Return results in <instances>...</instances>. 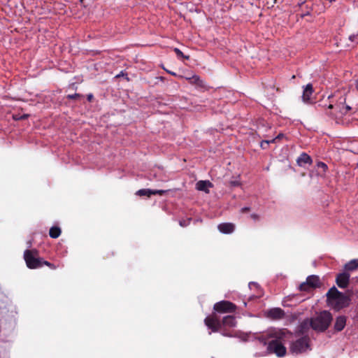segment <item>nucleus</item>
Listing matches in <instances>:
<instances>
[{
    "mask_svg": "<svg viewBox=\"0 0 358 358\" xmlns=\"http://www.w3.org/2000/svg\"><path fill=\"white\" fill-rule=\"evenodd\" d=\"M346 98L345 96H341L338 101L335 103L329 104H321L318 103L315 108H321V110H324L325 113L332 118H339L343 115H346L350 110L351 107L345 104Z\"/></svg>",
    "mask_w": 358,
    "mask_h": 358,
    "instance_id": "obj_1",
    "label": "nucleus"
},
{
    "mask_svg": "<svg viewBox=\"0 0 358 358\" xmlns=\"http://www.w3.org/2000/svg\"><path fill=\"white\" fill-rule=\"evenodd\" d=\"M332 321L331 314L327 310H324L317 317L310 319V327L318 331H324L329 327Z\"/></svg>",
    "mask_w": 358,
    "mask_h": 358,
    "instance_id": "obj_2",
    "label": "nucleus"
},
{
    "mask_svg": "<svg viewBox=\"0 0 358 358\" xmlns=\"http://www.w3.org/2000/svg\"><path fill=\"white\" fill-rule=\"evenodd\" d=\"M290 343L289 351L292 354L299 355L310 350V338L308 335L298 336Z\"/></svg>",
    "mask_w": 358,
    "mask_h": 358,
    "instance_id": "obj_3",
    "label": "nucleus"
},
{
    "mask_svg": "<svg viewBox=\"0 0 358 358\" xmlns=\"http://www.w3.org/2000/svg\"><path fill=\"white\" fill-rule=\"evenodd\" d=\"M259 340L264 345L268 344L267 350L269 353H274L279 357L286 355L287 349L278 339H274L267 343L266 338L262 336L259 337Z\"/></svg>",
    "mask_w": 358,
    "mask_h": 358,
    "instance_id": "obj_4",
    "label": "nucleus"
},
{
    "mask_svg": "<svg viewBox=\"0 0 358 358\" xmlns=\"http://www.w3.org/2000/svg\"><path fill=\"white\" fill-rule=\"evenodd\" d=\"M42 259L39 257L38 251L36 249L26 250L24 252V259L30 269L41 268Z\"/></svg>",
    "mask_w": 358,
    "mask_h": 358,
    "instance_id": "obj_5",
    "label": "nucleus"
},
{
    "mask_svg": "<svg viewBox=\"0 0 358 358\" xmlns=\"http://www.w3.org/2000/svg\"><path fill=\"white\" fill-rule=\"evenodd\" d=\"M322 282L319 276L315 275H309L306 281L299 285V290L301 292H310L315 288L320 287Z\"/></svg>",
    "mask_w": 358,
    "mask_h": 358,
    "instance_id": "obj_6",
    "label": "nucleus"
},
{
    "mask_svg": "<svg viewBox=\"0 0 358 358\" xmlns=\"http://www.w3.org/2000/svg\"><path fill=\"white\" fill-rule=\"evenodd\" d=\"M213 309L219 313H233L236 310V306L229 301H221L215 303Z\"/></svg>",
    "mask_w": 358,
    "mask_h": 358,
    "instance_id": "obj_7",
    "label": "nucleus"
},
{
    "mask_svg": "<svg viewBox=\"0 0 358 358\" xmlns=\"http://www.w3.org/2000/svg\"><path fill=\"white\" fill-rule=\"evenodd\" d=\"M205 324L213 332H217L222 327L220 320L215 313L206 317L204 320Z\"/></svg>",
    "mask_w": 358,
    "mask_h": 358,
    "instance_id": "obj_8",
    "label": "nucleus"
},
{
    "mask_svg": "<svg viewBox=\"0 0 358 358\" xmlns=\"http://www.w3.org/2000/svg\"><path fill=\"white\" fill-rule=\"evenodd\" d=\"M285 315V311L280 308H271L266 312V317L273 320H281Z\"/></svg>",
    "mask_w": 358,
    "mask_h": 358,
    "instance_id": "obj_9",
    "label": "nucleus"
},
{
    "mask_svg": "<svg viewBox=\"0 0 358 358\" xmlns=\"http://www.w3.org/2000/svg\"><path fill=\"white\" fill-rule=\"evenodd\" d=\"M350 274L346 271L338 273L336 278V285L341 289L346 288L350 282Z\"/></svg>",
    "mask_w": 358,
    "mask_h": 358,
    "instance_id": "obj_10",
    "label": "nucleus"
},
{
    "mask_svg": "<svg viewBox=\"0 0 358 358\" xmlns=\"http://www.w3.org/2000/svg\"><path fill=\"white\" fill-rule=\"evenodd\" d=\"M350 298L341 293V296L336 298L335 301L331 304L335 309L340 310L345 307H347L349 305Z\"/></svg>",
    "mask_w": 358,
    "mask_h": 358,
    "instance_id": "obj_11",
    "label": "nucleus"
},
{
    "mask_svg": "<svg viewBox=\"0 0 358 358\" xmlns=\"http://www.w3.org/2000/svg\"><path fill=\"white\" fill-rule=\"evenodd\" d=\"M168 192H169V190H163V189L152 190V189H141L136 192V194L138 196H146L148 197H150L152 195H156V194L162 196Z\"/></svg>",
    "mask_w": 358,
    "mask_h": 358,
    "instance_id": "obj_12",
    "label": "nucleus"
},
{
    "mask_svg": "<svg viewBox=\"0 0 358 358\" xmlns=\"http://www.w3.org/2000/svg\"><path fill=\"white\" fill-rule=\"evenodd\" d=\"M218 230L222 234H231L235 229V225L233 223L224 222L217 226Z\"/></svg>",
    "mask_w": 358,
    "mask_h": 358,
    "instance_id": "obj_13",
    "label": "nucleus"
},
{
    "mask_svg": "<svg viewBox=\"0 0 358 358\" xmlns=\"http://www.w3.org/2000/svg\"><path fill=\"white\" fill-rule=\"evenodd\" d=\"M341 293L342 292H339L336 287L330 288L327 293L328 302L331 304L336 298L339 297V296H341Z\"/></svg>",
    "mask_w": 358,
    "mask_h": 358,
    "instance_id": "obj_14",
    "label": "nucleus"
},
{
    "mask_svg": "<svg viewBox=\"0 0 358 358\" xmlns=\"http://www.w3.org/2000/svg\"><path fill=\"white\" fill-rule=\"evenodd\" d=\"M313 93V87L312 84H308L303 92L302 99L305 103H310V97Z\"/></svg>",
    "mask_w": 358,
    "mask_h": 358,
    "instance_id": "obj_15",
    "label": "nucleus"
},
{
    "mask_svg": "<svg viewBox=\"0 0 358 358\" xmlns=\"http://www.w3.org/2000/svg\"><path fill=\"white\" fill-rule=\"evenodd\" d=\"M296 163L299 166H303L306 164H311L313 160L307 153L302 152L297 158Z\"/></svg>",
    "mask_w": 358,
    "mask_h": 358,
    "instance_id": "obj_16",
    "label": "nucleus"
},
{
    "mask_svg": "<svg viewBox=\"0 0 358 358\" xmlns=\"http://www.w3.org/2000/svg\"><path fill=\"white\" fill-rule=\"evenodd\" d=\"M213 187V184L208 180H199L196 184V187L199 191L209 192L208 187Z\"/></svg>",
    "mask_w": 358,
    "mask_h": 358,
    "instance_id": "obj_17",
    "label": "nucleus"
},
{
    "mask_svg": "<svg viewBox=\"0 0 358 358\" xmlns=\"http://www.w3.org/2000/svg\"><path fill=\"white\" fill-rule=\"evenodd\" d=\"M310 327V321L304 320L302 322L298 327V330L296 331V336H305L304 334L308 332L309 328Z\"/></svg>",
    "mask_w": 358,
    "mask_h": 358,
    "instance_id": "obj_18",
    "label": "nucleus"
},
{
    "mask_svg": "<svg viewBox=\"0 0 358 358\" xmlns=\"http://www.w3.org/2000/svg\"><path fill=\"white\" fill-rule=\"evenodd\" d=\"M346 324V317L345 316H339L336 318L334 324V329L337 331H342Z\"/></svg>",
    "mask_w": 358,
    "mask_h": 358,
    "instance_id": "obj_19",
    "label": "nucleus"
},
{
    "mask_svg": "<svg viewBox=\"0 0 358 358\" xmlns=\"http://www.w3.org/2000/svg\"><path fill=\"white\" fill-rule=\"evenodd\" d=\"M222 325L233 327L236 326V318L234 315H227L223 317L222 322Z\"/></svg>",
    "mask_w": 358,
    "mask_h": 358,
    "instance_id": "obj_20",
    "label": "nucleus"
},
{
    "mask_svg": "<svg viewBox=\"0 0 358 358\" xmlns=\"http://www.w3.org/2000/svg\"><path fill=\"white\" fill-rule=\"evenodd\" d=\"M189 80V83L192 85H196L198 87L203 88L205 87L204 82L200 78L199 76L194 75L192 77L187 78Z\"/></svg>",
    "mask_w": 358,
    "mask_h": 358,
    "instance_id": "obj_21",
    "label": "nucleus"
},
{
    "mask_svg": "<svg viewBox=\"0 0 358 358\" xmlns=\"http://www.w3.org/2000/svg\"><path fill=\"white\" fill-rule=\"evenodd\" d=\"M358 268V259H352L344 265L345 271H353Z\"/></svg>",
    "mask_w": 358,
    "mask_h": 358,
    "instance_id": "obj_22",
    "label": "nucleus"
},
{
    "mask_svg": "<svg viewBox=\"0 0 358 358\" xmlns=\"http://www.w3.org/2000/svg\"><path fill=\"white\" fill-rule=\"evenodd\" d=\"M62 233L61 229L58 227H52L49 231V235L52 238H58Z\"/></svg>",
    "mask_w": 358,
    "mask_h": 358,
    "instance_id": "obj_23",
    "label": "nucleus"
},
{
    "mask_svg": "<svg viewBox=\"0 0 358 358\" xmlns=\"http://www.w3.org/2000/svg\"><path fill=\"white\" fill-rule=\"evenodd\" d=\"M317 167L319 170V174L320 175L324 174L328 169L327 165L322 162H318L317 163Z\"/></svg>",
    "mask_w": 358,
    "mask_h": 358,
    "instance_id": "obj_24",
    "label": "nucleus"
},
{
    "mask_svg": "<svg viewBox=\"0 0 358 358\" xmlns=\"http://www.w3.org/2000/svg\"><path fill=\"white\" fill-rule=\"evenodd\" d=\"M173 51L176 54L178 58H179V59L182 58V59H185L187 60L189 59V56L185 55L179 48H175L173 49Z\"/></svg>",
    "mask_w": 358,
    "mask_h": 358,
    "instance_id": "obj_25",
    "label": "nucleus"
},
{
    "mask_svg": "<svg viewBox=\"0 0 358 358\" xmlns=\"http://www.w3.org/2000/svg\"><path fill=\"white\" fill-rule=\"evenodd\" d=\"M276 142V138H273L271 140H265V141H262L260 143V146L262 149H267L268 148V145L270 144V143H275Z\"/></svg>",
    "mask_w": 358,
    "mask_h": 358,
    "instance_id": "obj_26",
    "label": "nucleus"
},
{
    "mask_svg": "<svg viewBox=\"0 0 358 358\" xmlns=\"http://www.w3.org/2000/svg\"><path fill=\"white\" fill-rule=\"evenodd\" d=\"M43 266H47L50 269H52V270H55V269H56L58 267L57 266L55 265L54 264H52L51 262L45 261L43 259H42L41 267Z\"/></svg>",
    "mask_w": 358,
    "mask_h": 358,
    "instance_id": "obj_27",
    "label": "nucleus"
},
{
    "mask_svg": "<svg viewBox=\"0 0 358 358\" xmlns=\"http://www.w3.org/2000/svg\"><path fill=\"white\" fill-rule=\"evenodd\" d=\"M82 97V95L78 93H75L73 94H69L67 96V99H78Z\"/></svg>",
    "mask_w": 358,
    "mask_h": 358,
    "instance_id": "obj_28",
    "label": "nucleus"
},
{
    "mask_svg": "<svg viewBox=\"0 0 358 358\" xmlns=\"http://www.w3.org/2000/svg\"><path fill=\"white\" fill-rule=\"evenodd\" d=\"M349 39L355 43H358V34H353L349 36Z\"/></svg>",
    "mask_w": 358,
    "mask_h": 358,
    "instance_id": "obj_29",
    "label": "nucleus"
},
{
    "mask_svg": "<svg viewBox=\"0 0 358 358\" xmlns=\"http://www.w3.org/2000/svg\"><path fill=\"white\" fill-rule=\"evenodd\" d=\"M278 2V0H272V2L270 3L268 1L266 2V4L268 6V8H273L275 4H276Z\"/></svg>",
    "mask_w": 358,
    "mask_h": 358,
    "instance_id": "obj_30",
    "label": "nucleus"
},
{
    "mask_svg": "<svg viewBox=\"0 0 358 358\" xmlns=\"http://www.w3.org/2000/svg\"><path fill=\"white\" fill-rule=\"evenodd\" d=\"M307 1V0H299L298 5L303 9V5Z\"/></svg>",
    "mask_w": 358,
    "mask_h": 358,
    "instance_id": "obj_31",
    "label": "nucleus"
},
{
    "mask_svg": "<svg viewBox=\"0 0 358 358\" xmlns=\"http://www.w3.org/2000/svg\"><path fill=\"white\" fill-rule=\"evenodd\" d=\"M306 8L307 10H306V12L304 14H303V15H302V17H303L304 16L309 15H310V10H310V8H308V6H306Z\"/></svg>",
    "mask_w": 358,
    "mask_h": 358,
    "instance_id": "obj_32",
    "label": "nucleus"
},
{
    "mask_svg": "<svg viewBox=\"0 0 358 358\" xmlns=\"http://www.w3.org/2000/svg\"><path fill=\"white\" fill-rule=\"evenodd\" d=\"M250 210V208L249 207H244V208H241V213H243L249 212Z\"/></svg>",
    "mask_w": 358,
    "mask_h": 358,
    "instance_id": "obj_33",
    "label": "nucleus"
},
{
    "mask_svg": "<svg viewBox=\"0 0 358 358\" xmlns=\"http://www.w3.org/2000/svg\"><path fill=\"white\" fill-rule=\"evenodd\" d=\"M250 217L255 220H259V215L257 214H252Z\"/></svg>",
    "mask_w": 358,
    "mask_h": 358,
    "instance_id": "obj_34",
    "label": "nucleus"
},
{
    "mask_svg": "<svg viewBox=\"0 0 358 358\" xmlns=\"http://www.w3.org/2000/svg\"><path fill=\"white\" fill-rule=\"evenodd\" d=\"M231 185L232 186H238L240 185V183L238 181H231Z\"/></svg>",
    "mask_w": 358,
    "mask_h": 358,
    "instance_id": "obj_35",
    "label": "nucleus"
},
{
    "mask_svg": "<svg viewBox=\"0 0 358 358\" xmlns=\"http://www.w3.org/2000/svg\"><path fill=\"white\" fill-rule=\"evenodd\" d=\"M283 136H284V135L282 134H279L275 138H276V141H277L278 140L280 139Z\"/></svg>",
    "mask_w": 358,
    "mask_h": 358,
    "instance_id": "obj_36",
    "label": "nucleus"
},
{
    "mask_svg": "<svg viewBox=\"0 0 358 358\" xmlns=\"http://www.w3.org/2000/svg\"><path fill=\"white\" fill-rule=\"evenodd\" d=\"M252 286L257 287L258 285H257V283H255V282H250V283L249 284V287L251 288V287H252Z\"/></svg>",
    "mask_w": 358,
    "mask_h": 358,
    "instance_id": "obj_37",
    "label": "nucleus"
},
{
    "mask_svg": "<svg viewBox=\"0 0 358 358\" xmlns=\"http://www.w3.org/2000/svg\"><path fill=\"white\" fill-rule=\"evenodd\" d=\"M355 89L357 91H358V79L355 80Z\"/></svg>",
    "mask_w": 358,
    "mask_h": 358,
    "instance_id": "obj_38",
    "label": "nucleus"
},
{
    "mask_svg": "<svg viewBox=\"0 0 358 358\" xmlns=\"http://www.w3.org/2000/svg\"><path fill=\"white\" fill-rule=\"evenodd\" d=\"M92 98H93V95H92V94H89V95L87 96V99H88L89 101H91Z\"/></svg>",
    "mask_w": 358,
    "mask_h": 358,
    "instance_id": "obj_39",
    "label": "nucleus"
},
{
    "mask_svg": "<svg viewBox=\"0 0 358 358\" xmlns=\"http://www.w3.org/2000/svg\"><path fill=\"white\" fill-rule=\"evenodd\" d=\"M123 76H124V73L122 71L120 74L117 75L116 77L119 78V77Z\"/></svg>",
    "mask_w": 358,
    "mask_h": 358,
    "instance_id": "obj_40",
    "label": "nucleus"
},
{
    "mask_svg": "<svg viewBox=\"0 0 358 358\" xmlns=\"http://www.w3.org/2000/svg\"><path fill=\"white\" fill-rule=\"evenodd\" d=\"M169 73L173 75V76H176V73L172 72V71H168Z\"/></svg>",
    "mask_w": 358,
    "mask_h": 358,
    "instance_id": "obj_41",
    "label": "nucleus"
},
{
    "mask_svg": "<svg viewBox=\"0 0 358 358\" xmlns=\"http://www.w3.org/2000/svg\"><path fill=\"white\" fill-rule=\"evenodd\" d=\"M180 225L183 227V226H184V222H181V221H180Z\"/></svg>",
    "mask_w": 358,
    "mask_h": 358,
    "instance_id": "obj_42",
    "label": "nucleus"
},
{
    "mask_svg": "<svg viewBox=\"0 0 358 358\" xmlns=\"http://www.w3.org/2000/svg\"><path fill=\"white\" fill-rule=\"evenodd\" d=\"M180 225L183 227V226H184V222H181V221H180Z\"/></svg>",
    "mask_w": 358,
    "mask_h": 358,
    "instance_id": "obj_43",
    "label": "nucleus"
},
{
    "mask_svg": "<svg viewBox=\"0 0 358 358\" xmlns=\"http://www.w3.org/2000/svg\"><path fill=\"white\" fill-rule=\"evenodd\" d=\"M80 2L81 3H83V0H80Z\"/></svg>",
    "mask_w": 358,
    "mask_h": 358,
    "instance_id": "obj_44",
    "label": "nucleus"
}]
</instances>
